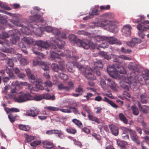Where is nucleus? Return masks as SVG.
Returning <instances> with one entry per match:
<instances>
[{"label":"nucleus","mask_w":149,"mask_h":149,"mask_svg":"<svg viewBox=\"0 0 149 149\" xmlns=\"http://www.w3.org/2000/svg\"><path fill=\"white\" fill-rule=\"evenodd\" d=\"M22 65H26L28 64L27 60L25 58H22L20 60Z\"/></svg>","instance_id":"58"},{"label":"nucleus","mask_w":149,"mask_h":149,"mask_svg":"<svg viewBox=\"0 0 149 149\" xmlns=\"http://www.w3.org/2000/svg\"><path fill=\"white\" fill-rule=\"evenodd\" d=\"M88 117L90 120L96 122L98 123H100V122L98 120V118L96 117L93 116L90 114L88 115Z\"/></svg>","instance_id":"36"},{"label":"nucleus","mask_w":149,"mask_h":149,"mask_svg":"<svg viewBox=\"0 0 149 149\" xmlns=\"http://www.w3.org/2000/svg\"><path fill=\"white\" fill-rule=\"evenodd\" d=\"M107 80L108 82V84L111 88L113 90H116V85L115 83L110 79H107Z\"/></svg>","instance_id":"19"},{"label":"nucleus","mask_w":149,"mask_h":149,"mask_svg":"<svg viewBox=\"0 0 149 149\" xmlns=\"http://www.w3.org/2000/svg\"><path fill=\"white\" fill-rule=\"evenodd\" d=\"M32 97L29 93H25L21 92L18 94L17 96L14 97L13 99L16 101L19 102H25L28 100H32Z\"/></svg>","instance_id":"5"},{"label":"nucleus","mask_w":149,"mask_h":149,"mask_svg":"<svg viewBox=\"0 0 149 149\" xmlns=\"http://www.w3.org/2000/svg\"><path fill=\"white\" fill-rule=\"evenodd\" d=\"M70 50H67L64 51V54H61V56L66 55L69 58L70 61L68 62L69 64H72V65H79L77 63V58L75 57L72 56L70 54Z\"/></svg>","instance_id":"6"},{"label":"nucleus","mask_w":149,"mask_h":149,"mask_svg":"<svg viewBox=\"0 0 149 149\" xmlns=\"http://www.w3.org/2000/svg\"><path fill=\"white\" fill-rule=\"evenodd\" d=\"M66 130L68 133L72 134H74L77 132L76 130L75 129L70 128L67 129Z\"/></svg>","instance_id":"51"},{"label":"nucleus","mask_w":149,"mask_h":149,"mask_svg":"<svg viewBox=\"0 0 149 149\" xmlns=\"http://www.w3.org/2000/svg\"><path fill=\"white\" fill-rule=\"evenodd\" d=\"M120 128L123 131L127 133H130L132 130L123 126L121 127Z\"/></svg>","instance_id":"54"},{"label":"nucleus","mask_w":149,"mask_h":149,"mask_svg":"<svg viewBox=\"0 0 149 149\" xmlns=\"http://www.w3.org/2000/svg\"><path fill=\"white\" fill-rule=\"evenodd\" d=\"M42 143L43 145V147L47 149H49L53 147V144L50 141H43Z\"/></svg>","instance_id":"18"},{"label":"nucleus","mask_w":149,"mask_h":149,"mask_svg":"<svg viewBox=\"0 0 149 149\" xmlns=\"http://www.w3.org/2000/svg\"><path fill=\"white\" fill-rule=\"evenodd\" d=\"M34 99L36 101H39L42 100L43 99V95L36 96H35Z\"/></svg>","instance_id":"60"},{"label":"nucleus","mask_w":149,"mask_h":149,"mask_svg":"<svg viewBox=\"0 0 149 149\" xmlns=\"http://www.w3.org/2000/svg\"><path fill=\"white\" fill-rule=\"evenodd\" d=\"M118 145L120 147L121 149H125L126 146L127 145V142L125 141H118L117 142Z\"/></svg>","instance_id":"25"},{"label":"nucleus","mask_w":149,"mask_h":149,"mask_svg":"<svg viewBox=\"0 0 149 149\" xmlns=\"http://www.w3.org/2000/svg\"><path fill=\"white\" fill-rule=\"evenodd\" d=\"M143 77L145 80H148L149 78V71L146 70L145 74L143 75Z\"/></svg>","instance_id":"50"},{"label":"nucleus","mask_w":149,"mask_h":149,"mask_svg":"<svg viewBox=\"0 0 149 149\" xmlns=\"http://www.w3.org/2000/svg\"><path fill=\"white\" fill-rule=\"evenodd\" d=\"M17 117L18 116L17 115L13 116L11 113H10L8 115V117L12 123L14 122L15 120V118Z\"/></svg>","instance_id":"45"},{"label":"nucleus","mask_w":149,"mask_h":149,"mask_svg":"<svg viewBox=\"0 0 149 149\" xmlns=\"http://www.w3.org/2000/svg\"><path fill=\"white\" fill-rule=\"evenodd\" d=\"M54 134H56L58 135V136L59 138H62L63 136L64 135L62 131L61 130H55L54 132Z\"/></svg>","instance_id":"43"},{"label":"nucleus","mask_w":149,"mask_h":149,"mask_svg":"<svg viewBox=\"0 0 149 149\" xmlns=\"http://www.w3.org/2000/svg\"><path fill=\"white\" fill-rule=\"evenodd\" d=\"M87 74V77L88 78L92 80H94L95 79V77L91 72H88Z\"/></svg>","instance_id":"53"},{"label":"nucleus","mask_w":149,"mask_h":149,"mask_svg":"<svg viewBox=\"0 0 149 149\" xmlns=\"http://www.w3.org/2000/svg\"><path fill=\"white\" fill-rule=\"evenodd\" d=\"M45 109H47L49 111H58L59 110V108L52 106H48L45 107Z\"/></svg>","instance_id":"38"},{"label":"nucleus","mask_w":149,"mask_h":149,"mask_svg":"<svg viewBox=\"0 0 149 149\" xmlns=\"http://www.w3.org/2000/svg\"><path fill=\"white\" fill-rule=\"evenodd\" d=\"M51 32L55 36H59L60 31L56 28H53L52 29Z\"/></svg>","instance_id":"42"},{"label":"nucleus","mask_w":149,"mask_h":149,"mask_svg":"<svg viewBox=\"0 0 149 149\" xmlns=\"http://www.w3.org/2000/svg\"><path fill=\"white\" fill-rule=\"evenodd\" d=\"M19 46L21 48L22 51L25 54H26L27 52L25 45L22 42H20L19 44Z\"/></svg>","instance_id":"32"},{"label":"nucleus","mask_w":149,"mask_h":149,"mask_svg":"<svg viewBox=\"0 0 149 149\" xmlns=\"http://www.w3.org/2000/svg\"><path fill=\"white\" fill-rule=\"evenodd\" d=\"M110 6L108 5L107 6H102L100 7V9L101 10H108L110 9Z\"/></svg>","instance_id":"56"},{"label":"nucleus","mask_w":149,"mask_h":149,"mask_svg":"<svg viewBox=\"0 0 149 149\" xmlns=\"http://www.w3.org/2000/svg\"><path fill=\"white\" fill-rule=\"evenodd\" d=\"M97 26L105 27L106 29L110 32L116 33L118 31L117 23L114 21H110L105 19L98 22Z\"/></svg>","instance_id":"4"},{"label":"nucleus","mask_w":149,"mask_h":149,"mask_svg":"<svg viewBox=\"0 0 149 149\" xmlns=\"http://www.w3.org/2000/svg\"><path fill=\"white\" fill-rule=\"evenodd\" d=\"M131 27L129 25L124 26L122 29L123 34L125 36H130L131 34Z\"/></svg>","instance_id":"10"},{"label":"nucleus","mask_w":149,"mask_h":149,"mask_svg":"<svg viewBox=\"0 0 149 149\" xmlns=\"http://www.w3.org/2000/svg\"><path fill=\"white\" fill-rule=\"evenodd\" d=\"M94 40L96 42H102L103 45H101L100 47L103 48L106 47L107 45V42L111 45L115 44L120 45L121 44L120 42L118 41L117 39L113 37H107L99 36H96Z\"/></svg>","instance_id":"3"},{"label":"nucleus","mask_w":149,"mask_h":149,"mask_svg":"<svg viewBox=\"0 0 149 149\" xmlns=\"http://www.w3.org/2000/svg\"><path fill=\"white\" fill-rule=\"evenodd\" d=\"M99 14V11L98 10H94L90 13V16L97 15Z\"/></svg>","instance_id":"59"},{"label":"nucleus","mask_w":149,"mask_h":149,"mask_svg":"<svg viewBox=\"0 0 149 149\" xmlns=\"http://www.w3.org/2000/svg\"><path fill=\"white\" fill-rule=\"evenodd\" d=\"M112 134L115 136H117L118 134V128L116 126L112 124L109 125Z\"/></svg>","instance_id":"14"},{"label":"nucleus","mask_w":149,"mask_h":149,"mask_svg":"<svg viewBox=\"0 0 149 149\" xmlns=\"http://www.w3.org/2000/svg\"><path fill=\"white\" fill-rule=\"evenodd\" d=\"M51 40L55 44H51L49 41L45 42L42 40L37 41L36 43L37 46L43 49H47L50 47L54 50L55 51L61 52V50L63 49L64 46L65 44V42L58 38L55 39L54 38H52Z\"/></svg>","instance_id":"2"},{"label":"nucleus","mask_w":149,"mask_h":149,"mask_svg":"<svg viewBox=\"0 0 149 149\" xmlns=\"http://www.w3.org/2000/svg\"><path fill=\"white\" fill-rule=\"evenodd\" d=\"M50 53L51 54V57L54 59L57 57L59 56V54L55 52L54 51L52 50H51L50 51Z\"/></svg>","instance_id":"40"},{"label":"nucleus","mask_w":149,"mask_h":149,"mask_svg":"<svg viewBox=\"0 0 149 149\" xmlns=\"http://www.w3.org/2000/svg\"><path fill=\"white\" fill-rule=\"evenodd\" d=\"M146 23L149 24V21L148 20L145 21L141 23V24H139L137 26L138 30L141 31H146L147 29H149V26L146 25Z\"/></svg>","instance_id":"9"},{"label":"nucleus","mask_w":149,"mask_h":149,"mask_svg":"<svg viewBox=\"0 0 149 149\" xmlns=\"http://www.w3.org/2000/svg\"><path fill=\"white\" fill-rule=\"evenodd\" d=\"M121 52L125 54H130L132 52V50L130 49H125L123 47H122L121 49Z\"/></svg>","instance_id":"49"},{"label":"nucleus","mask_w":149,"mask_h":149,"mask_svg":"<svg viewBox=\"0 0 149 149\" xmlns=\"http://www.w3.org/2000/svg\"><path fill=\"white\" fill-rule=\"evenodd\" d=\"M44 84H45L46 86L49 87H51L52 84V82L50 81L49 80L45 82Z\"/></svg>","instance_id":"61"},{"label":"nucleus","mask_w":149,"mask_h":149,"mask_svg":"<svg viewBox=\"0 0 149 149\" xmlns=\"http://www.w3.org/2000/svg\"><path fill=\"white\" fill-rule=\"evenodd\" d=\"M18 127L20 130L24 131H27L29 129V127L28 126L22 124L19 125Z\"/></svg>","instance_id":"35"},{"label":"nucleus","mask_w":149,"mask_h":149,"mask_svg":"<svg viewBox=\"0 0 149 149\" xmlns=\"http://www.w3.org/2000/svg\"><path fill=\"white\" fill-rule=\"evenodd\" d=\"M130 137L132 140L135 142L137 145L140 144V142L138 138V136L135 131L132 130L130 133Z\"/></svg>","instance_id":"12"},{"label":"nucleus","mask_w":149,"mask_h":149,"mask_svg":"<svg viewBox=\"0 0 149 149\" xmlns=\"http://www.w3.org/2000/svg\"><path fill=\"white\" fill-rule=\"evenodd\" d=\"M6 111L7 114L10 113L11 112H17L19 111V110L17 108H8L7 110H6Z\"/></svg>","instance_id":"29"},{"label":"nucleus","mask_w":149,"mask_h":149,"mask_svg":"<svg viewBox=\"0 0 149 149\" xmlns=\"http://www.w3.org/2000/svg\"><path fill=\"white\" fill-rule=\"evenodd\" d=\"M141 42L140 39L137 38H132L131 40L126 42L127 45L130 47H134L136 44L139 43Z\"/></svg>","instance_id":"11"},{"label":"nucleus","mask_w":149,"mask_h":149,"mask_svg":"<svg viewBox=\"0 0 149 149\" xmlns=\"http://www.w3.org/2000/svg\"><path fill=\"white\" fill-rule=\"evenodd\" d=\"M56 62L55 63H52V65H64V61L61 58L57 57L54 59Z\"/></svg>","instance_id":"17"},{"label":"nucleus","mask_w":149,"mask_h":149,"mask_svg":"<svg viewBox=\"0 0 149 149\" xmlns=\"http://www.w3.org/2000/svg\"><path fill=\"white\" fill-rule=\"evenodd\" d=\"M58 89L60 90H64L67 91H69L70 90V88L67 86H64V85L61 84H60L58 86Z\"/></svg>","instance_id":"34"},{"label":"nucleus","mask_w":149,"mask_h":149,"mask_svg":"<svg viewBox=\"0 0 149 149\" xmlns=\"http://www.w3.org/2000/svg\"><path fill=\"white\" fill-rule=\"evenodd\" d=\"M69 40L71 43H74L76 42L77 38L74 35H71L68 37Z\"/></svg>","instance_id":"31"},{"label":"nucleus","mask_w":149,"mask_h":149,"mask_svg":"<svg viewBox=\"0 0 149 149\" xmlns=\"http://www.w3.org/2000/svg\"><path fill=\"white\" fill-rule=\"evenodd\" d=\"M41 29L44 31L48 32H51L52 28L51 26H48L45 27H42Z\"/></svg>","instance_id":"46"},{"label":"nucleus","mask_w":149,"mask_h":149,"mask_svg":"<svg viewBox=\"0 0 149 149\" xmlns=\"http://www.w3.org/2000/svg\"><path fill=\"white\" fill-rule=\"evenodd\" d=\"M12 22L14 24L17 26H21L22 27H23V24L19 23V21L18 19H17V20H13Z\"/></svg>","instance_id":"48"},{"label":"nucleus","mask_w":149,"mask_h":149,"mask_svg":"<svg viewBox=\"0 0 149 149\" xmlns=\"http://www.w3.org/2000/svg\"><path fill=\"white\" fill-rule=\"evenodd\" d=\"M33 65H47L43 62L38 60V58L36 57L33 61Z\"/></svg>","instance_id":"21"},{"label":"nucleus","mask_w":149,"mask_h":149,"mask_svg":"<svg viewBox=\"0 0 149 149\" xmlns=\"http://www.w3.org/2000/svg\"><path fill=\"white\" fill-rule=\"evenodd\" d=\"M119 117L120 120L123 122L125 124H127L128 123L127 120L125 117L122 113L119 114Z\"/></svg>","instance_id":"30"},{"label":"nucleus","mask_w":149,"mask_h":149,"mask_svg":"<svg viewBox=\"0 0 149 149\" xmlns=\"http://www.w3.org/2000/svg\"><path fill=\"white\" fill-rule=\"evenodd\" d=\"M33 84L35 86V88L36 89V91L40 90H42L44 89V87L40 84L39 81H35L34 82Z\"/></svg>","instance_id":"23"},{"label":"nucleus","mask_w":149,"mask_h":149,"mask_svg":"<svg viewBox=\"0 0 149 149\" xmlns=\"http://www.w3.org/2000/svg\"><path fill=\"white\" fill-rule=\"evenodd\" d=\"M9 33L11 34V36H17L20 34V32L17 29H13V30L10 31Z\"/></svg>","instance_id":"41"},{"label":"nucleus","mask_w":149,"mask_h":149,"mask_svg":"<svg viewBox=\"0 0 149 149\" xmlns=\"http://www.w3.org/2000/svg\"><path fill=\"white\" fill-rule=\"evenodd\" d=\"M73 122L74 123L77 125L80 126L82 125V123L81 122L79 121L78 120L76 119H74L72 120Z\"/></svg>","instance_id":"64"},{"label":"nucleus","mask_w":149,"mask_h":149,"mask_svg":"<svg viewBox=\"0 0 149 149\" xmlns=\"http://www.w3.org/2000/svg\"><path fill=\"white\" fill-rule=\"evenodd\" d=\"M128 68L132 72L130 73V76L127 78L125 77H123L124 80L120 82V86L122 88L126 90L128 89V85L132 88H137V77L134 76L135 72H137L139 69L137 66H128Z\"/></svg>","instance_id":"1"},{"label":"nucleus","mask_w":149,"mask_h":149,"mask_svg":"<svg viewBox=\"0 0 149 149\" xmlns=\"http://www.w3.org/2000/svg\"><path fill=\"white\" fill-rule=\"evenodd\" d=\"M34 42L33 39L31 38L24 37L22 39V42L23 44H26L27 45H30L32 44Z\"/></svg>","instance_id":"15"},{"label":"nucleus","mask_w":149,"mask_h":149,"mask_svg":"<svg viewBox=\"0 0 149 149\" xmlns=\"http://www.w3.org/2000/svg\"><path fill=\"white\" fill-rule=\"evenodd\" d=\"M42 69L45 71H46V73H44L43 74L47 78H49V68L48 66H41Z\"/></svg>","instance_id":"24"},{"label":"nucleus","mask_w":149,"mask_h":149,"mask_svg":"<svg viewBox=\"0 0 149 149\" xmlns=\"http://www.w3.org/2000/svg\"><path fill=\"white\" fill-rule=\"evenodd\" d=\"M39 111L37 110L36 109H30L28 110L26 112V115L28 116H30L33 117L36 116L39 114Z\"/></svg>","instance_id":"13"},{"label":"nucleus","mask_w":149,"mask_h":149,"mask_svg":"<svg viewBox=\"0 0 149 149\" xmlns=\"http://www.w3.org/2000/svg\"><path fill=\"white\" fill-rule=\"evenodd\" d=\"M147 144V142L145 141H142L141 143V147L142 149H148L147 147L146 146Z\"/></svg>","instance_id":"63"},{"label":"nucleus","mask_w":149,"mask_h":149,"mask_svg":"<svg viewBox=\"0 0 149 149\" xmlns=\"http://www.w3.org/2000/svg\"><path fill=\"white\" fill-rule=\"evenodd\" d=\"M13 36L12 39L11 40L12 43L13 44H15L17 42H18L19 40V38L17 36Z\"/></svg>","instance_id":"37"},{"label":"nucleus","mask_w":149,"mask_h":149,"mask_svg":"<svg viewBox=\"0 0 149 149\" xmlns=\"http://www.w3.org/2000/svg\"><path fill=\"white\" fill-rule=\"evenodd\" d=\"M103 16L108 18L112 19L114 15L110 13H107L104 14Z\"/></svg>","instance_id":"52"},{"label":"nucleus","mask_w":149,"mask_h":149,"mask_svg":"<svg viewBox=\"0 0 149 149\" xmlns=\"http://www.w3.org/2000/svg\"><path fill=\"white\" fill-rule=\"evenodd\" d=\"M140 101L143 104L147 103L149 99V97L146 93L141 94L140 95Z\"/></svg>","instance_id":"16"},{"label":"nucleus","mask_w":149,"mask_h":149,"mask_svg":"<svg viewBox=\"0 0 149 149\" xmlns=\"http://www.w3.org/2000/svg\"><path fill=\"white\" fill-rule=\"evenodd\" d=\"M91 70V71H92L93 73L96 72V74L98 76H100V72L97 70V66H96L95 68L94 69H90Z\"/></svg>","instance_id":"55"},{"label":"nucleus","mask_w":149,"mask_h":149,"mask_svg":"<svg viewBox=\"0 0 149 149\" xmlns=\"http://www.w3.org/2000/svg\"><path fill=\"white\" fill-rule=\"evenodd\" d=\"M79 41L81 46L85 49H88L91 47L92 48L99 49V47H95L93 43L90 40H84L83 41L79 40Z\"/></svg>","instance_id":"7"},{"label":"nucleus","mask_w":149,"mask_h":149,"mask_svg":"<svg viewBox=\"0 0 149 149\" xmlns=\"http://www.w3.org/2000/svg\"><path fill=\"white\" fill-rule=\"evenodd\" d=\"M132 113L135 116H137L139 113L138 108L135 105H132L131 107Z\"/></svg>","instance_id":"26"},{"label":"nucleus","mask_w":149,"mask_h":149,"mask_svg":"<svg viewBox=\"0 0 149 149\" xmlns=\"http://www.w3.org/2000/svg\"><path fill=\"white\" fill-rule=\"evenodd\" d=\"M116 68L118 73V72L122 74H125L127 73L124 66H117Z\"/></svg>","instance_id":"20"},{"label":"nucleus","mask_w":149,"mask_h":149,"mask_svg":"<svg viewBox=\"0 0 149 149\" xmlns=\"http://www.w3.org/2000/svg\"><path fill=\"white\" fill-rule=\"evenodd\" d=\"M6 62V64L9 65H14V63L13 60L8 58H6L5 59Z\"/></svg>","instance_id":"47"},{"label":"nucleus","mask_w":149,"mask_h":149,"mask_svg":"<svg viewBox=\"0 0 149 149\" xmlns=\"http://www.w3.org/2000/svg\"><path fill=\"white\" fill-rule=\"evenodd\" d=\"M77 33L79 35H83L88 36H89L90 35V34L89 33L86 32L84 30L79 31L77 32Z\"/></svg>","instance_id":"44"},{"label":"nucleus","mask_w":149,"mask_h":149,"mask_svg":"<svg viewBox=\"0 0 149 149\" xmlns=\"http://www.w3.org/2000/svg\"><path fill=\"white\" fill-rule=\"evenodd\" d=\"M75 91L76 93H78L79 94H82L84 92L83 89L80 86L75 89Z\"/></svg>","instance_id":"57"},{"label":"nucleus","mask_w":149,"mask_h":149,"mask_svg":"<svg viewBox=\"0 0 149 149\" xmlns=\"http://www.w3.org/2000/svg\"><path fill=\"white\" fill-rule=\"evenodd\" d=\"M13 66H8L6 67V71L7 74L10 75L12 72L14 70V68Z\"/></svg>","instance_id":"33"},{"label":"nucleus","mask_w":149,"mask_h":149,"mask_svg":"<svg viewBox=\"0 0 149 149\" xmlns=\"http://www.w3.org/2000/svg\"><path fill=\"white\" fill-rule=\"evenodd\" d=\"M60 78L62 79L65 80L68 79V76L67 75L64 74H61L60 75Z\"/></svg>","instance_id":"62"},{"label":"nucleus","mask_w":149,"mask_h":149,"mask_svg":"<svg viewBox=\"0 0 149 149\" xmlns=\"http://www.w3.org/2000/svg\"><path fill=\"white\" fill-rule=\"evenodd\" d=\"M117 66H108L107 68V71L109 74L112 77L116 78L118 77Z\"/></svg>","instance_id":"8"},{"label":"nucleus","mask_w":149,"mask_h":149,"mask_svg":"<svg viewBox=\"0 0 149 149\" xmlns=\"http://www.w3.org/2000/svg\"><path fill=\"white\" fill-rule=\"evenodd\" d=\"M43 99H45L46 100H54L55 99V97L54 95L51 96L48 93L44 94L43 95Z\"/></svg>","instance_id":"27"},{"label":"nucleus","mask_w":149,"mask_h":149,"mask_svg":"<svg viewBox=\"0 0 149 149\" xmlns=\"http://www.w3.org/2000/svg\"><path fill=\"white\" fill-rule=\"evenodd\" d=\"M75 66L79 69V70L82 72L83 73H84L86 72L87 70H86V68L84 67V66ZM90 68L88 69L87 70L88 71H90Z\"/></svg>","instance_id":"39"},{"label":"nucleus","mask_w":149,"mask_h":149,"mask_svg":"<svg viewBox=\"0 0 149 149\" xmlns=\"http://www.w3.org/2000/svg\"><path fill=\"white\" fill-rule=\"evenodd\" d=\"M40 16L36 15H33V16H31L30 17V20L33 22H37L39 21V19L40 18Z\"/></svg>","instance_id":"28"},{"label":"nucleus","mask_w":149,"mask_h":149,"mask_svg":"<svg viewBox=\"0 0 149 149\" xmlns=\"http://www.w3.org/2000/svg\"><path fill=\"white\" fill-rule=\"evenodd\" d=\"M103 101L108 103L112 107L115 108H117L118 107V106L113 102L112 101L110 100L106 97H104V99H103Z\"/></svg>","instance_id":"22"}]
</instances>
